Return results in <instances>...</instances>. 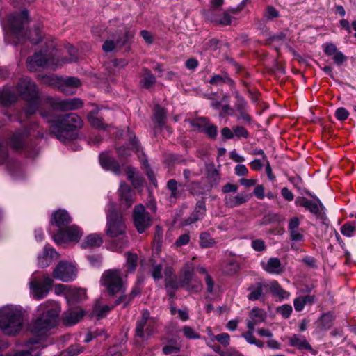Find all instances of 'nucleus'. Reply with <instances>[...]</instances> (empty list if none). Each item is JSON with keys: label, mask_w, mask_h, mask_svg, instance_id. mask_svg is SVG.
Wrapping results in <instances>:
<instances>
[{"label": "nucleus", "mask_w": 356, "mask_h": 356, "mask_svg": "<svg viewBox=\"0 0 356 356\" xmlns=\"http://www.w3.org/2000/svg\"><path fill=\"white\" fill-rule=\"evenodd\" d=\"M29 22L27 10L12 13L8 17V24L12 33L19 40L26 38L31 44H38L42 40V35L38 25L35 26L33 31L27 34L25 26Z\"/></svg>", "instance_id": "nucleus-3"}, {"label": "nucleus", "mask_w": 356, "mask_h": 356, "mask_svg": "<svg viewBox=\"0 0 356 356\" xmlns=\"http://www.w3.org/2000/svg\"><path fill=\"white\" fill-rule=\"evenodd\" d=\"M276 310L282 316V317L284 318H288L292 312V307L286 304L282 306L277 307Z\"/></svg>", "instance_id": "nucleus-58"}, {"label": "nucleus", "mask_w": 356, "mask_h": 356, "mask_svg": "<svg viewBox=\"0 0 356 356\" xmlns=\"http://www.w3.org/2000/svg\"><path fill=\"white\" fill-rule=\"evenodd\" d=\"M17 100V95L8 89H3L0 94V104L4 106H9Z\"/></svg>", "instance_id": "nucleus-36"}, {"label": "nucleus", "mask_w": 356, "mask_h": 356, "mask_svg": "<svg viewBox=\"0 0 356 356\" xmlns=\"http://www.w3.org/2000/svg\"><path fill=\"white\" fill-rule=\"evenodd\" d=\"M163 268V266L162 264H153L152 269L151 270V275L155 281L159 280L163 277V275H162Z\"/></svg>", "instance_id": "nucleus-51"}, {"label": "nucleus", "mask_w": 356, "mask_h": 356, "mask_svg": "<svg viewBox=\"0 0 356 356\" xmlns=\"http://www.w3.org/2000/svg\"><path fill=\"white\" fill-rule=\"evenodd\" d=\"M236 102L235 107L240 113V118L250 122V117L246 113L247 102L244 98L238 94V92H234Z\"/></svg>", "instance_id": "nucleus-29"}, {"label": "nucleus", "mask_w": 356, "mask_h": 356, "mask_svg": "<svg viewBox=\"0 0 356 356\" xmlns=\"http://www.w3.org/2000/svg\"><path fill=\"white\" fill-rule=\"evenodd\" d=\"M193 271L194 268L191 264H186L184 266L179 280L180 287L185 288L187 290L194 289V286H191L193 277Z\"/></svg>", "instance_id": "nucleus-22"}, {"label": "nucleus", "mask_w": 356, "mask_h": 356, "mask_svg": "<svg viewBox=\"0 0 356 356\" xmlns=\"http://www.w3.org/2000/svg\"><path fill=\"white\" fill-rule=\"evenodd\" d=\"M133 223L139 234L144 233L153 225V219L142 204L136 205L133 210Z\"/></svg>", "instance_id": "nucleus-9"}, {"label": "nucleus", "mask_w": 356, "mask_h": 356, "mask_svg": "<svg viewBox=\"0 0 356 356\" xmlns=\"http://www.w3.org/2000/svg\"><path fill=\"white\" fill-rule=\"evenodd\" d=\"M42 314L31 324V332L37 334H43L55 327L58 323L60 307L54 300H47L39 307Z\"/></svg>", "instance_id": "nucleus-2"}, {"label": "nucleus", "mask_w": 356, "mask_h": 356, "mask_svg": "<svg viewBox=\"0 0 356 356\" xmlns=\"http://www.w3.org/2000/svg\"><path fill=\"white\" fill-rule=\"evenodd\" d=\"M86 297V291L82 289H74L67 291L66 298L69 304L82 301Z\"/></svg>", "instance_id": "nucleus-32"}, {"label": "nucleus", "mask_w": 356, "mask_h": 356, "mask_svg": "<svg viewBox=\"0 0 356 356\" xmlns=\"http://www.w3.org/2000/svg\"><path fill=\"white\" fill-rule=\"evenodd\" d=\"M128 140L134 152L138 155V159L141 161L143 165L146 169V175L150 181L154 186H157V181L153 170L148 164L147 159L145 158V154L140 147V142L136 136L128 130Z\"/></svg>", "instance_id": "nucleus-11"}, {"label": "nucleus", "mask_w": 356, "mask_h": 356, "mask_svg": "<svg viewBox=\"0 0 356 356\" xmlns=\"http://www.w3.org/2000/svg\"><path fill=\"white\" fill-rule=\"evenodd\" d=\"M267 317L266 312L260 308L254 307L249 313V319L247 323H250L252 327L259 325L261 323L264 322Z\"/></svg>", "instance_id": "nucleus-27"}, {"label": "nucleus", "mask_w": 356, "mask_h": 356, "mask_svg": "<svg viewBox=\"0 0 356 356\" xmlns=\"http://www.w3.org/2000/svg\"><path fill=\"white\" fill-rule=\"evenodd\" d=\"M186 184L179 183L175 179H171L167 181L166 188L170 191V198H180L184 194V187Z\"/></svg>", "instance_id": "nucleus-25"}, {"label": "nucleus", "mask_w": 356, "mask_h": 356, "mask_svg": "<svg viewBox=\"0 0 356 356\" xmlns=\"http://www.w3.org/2000/svg\"><path fill=\"white\" fill-rule=\"evenodd\" d=\"M44 105L49 106L51 113L54 111H74L82 107L83 101L76 97L61 99L51 96H46L44 100Z\"/></svg>", "instance_id": "nucleus-8"}, {"label": "nucleus", "mask_w": 356, "mask_h": 356, "mask_svg": "<svg viewBox=\"0 0 356 356\" xmlns=\"http://www.w3.org/2000/svg\"><path fill=\"white\" fill-rule=\"evenodd\" d=\"M288 339L289 345L298 350H313L312 347L304 336L294 334L291 337H289Z\"/></svg>", "instance_id": "nucleus-26"}, {"label": "nucleus", "mask_w": 356, "mask_h": 356, "mask_svg": "<svg viewBox=\"0 0 356 356\" xmlns=\"http://www.w3.org/2000/svg\"><path fill=\"white\" fill-rule=\"evenodd\" d=\"M72 222V218L69 213L65 209H58L54 211L51 218V225L58 227L59 229H63Z\"/></svg>", "instance_id": "nucleus-17"}, {"label": "nucleus", "mask_w": 356, "mask_h": 356, "mask_svg": "<svg viewBox=\"0 0 356 356\" xmlns=\"http://www.w3.org/2000/svg\"><path fill=\"white\" fill-rule=\"evenodd\" d=\"M61 83L66 84L67 86H70L74 90L81 86V81L75 77H68L63 80Z\"/></svg>", "instance_id": "nucleus-61"}, {"label": "nucleus", "mask_w": 356, "mask_h": 356, "mask_svg": "<svg viewBox=\"0 0 356 356\" xmlns=\"http://www.w3.org/2000/svg\"><path fill=\"white\" fill-rule=\"evenodd\" d=\"M203 133H204L208 138L215 140L218 135V128L216 125L211 124L209 122Z\"/></svg>", "instance_id": "nucleus-54"}, {"label": "nucleus", "mask_w": 356, "mask_h": 356, "mask_svg": "<svg viewBox=\"0 0 356 356\" xmlns=\"http://www.w3.org/2000/svg\"><path fill=\"white\" fill-rule=\"evenodd\" d=\"M209 83L212 85H221L222 83H227L230 86L234 85V82L227 74L223 75H214L209 81Z\"/></svg>", "instance_id": "nucleus-42"}, {"label": "nucleus", "mask_w": 356, "mask_h": 356, "mask_svg": "<svg viewBox=\"0 0 356 356\" xmlns=\"http://www.w3.org/2000/svg\"><path fill=\"white\" fill-rule=\"evenodd\" d=\"M100 284L104 286L109 296H113L118 293H124L126 286L122 280V274L119 269L105 270L100 279Z\"/></svg>", "instance_id": "nucleus-7"}, {"label": "nucleus", "mask_w": 356, "mask_h": 356, "mask_svg": "<svg viewBox=\"0 0 356 356\" xmlns=\"http://www.w3.org/2000/svg\"><path fill=\"white\" fill-rule=\"evenodd\" d=\"M120 205L124 209L129 208L134 202L135 192L125 182L120 183L118 190Z\"/></svg>", "instance_id": "nucleus-15"}, {"label": "nucleus", "mask_w": 356, "mask_h": 356, "mask_svg": "<svg viewBox=\"0 0 356 356\" xmlns=\"http://www.w3.org/2000/svg\"><path fill=\"white\" fill-rule=\"evenodd\" d=\"M6 165L7 169L12 172L18 168L19 163L15 159L10 158L8 147L0 142V165Z\"/></svg>", "instance_id": "nucleus-21"}, {"label": "nucleus", "mask_w": 356, "mask_h": 356, "mask_svg": "<svg viewBox=\"0 0 356 356\" xmlns=\"http://www.w3.org/2000/svg\"><path fill=\"white\" fill-rule=\"evenodd\" d=\"M216 243L214 238L207 232H203L200 234V246L202 248H208L213 246Z\"/></svg>", "instance_id": "nucleus-43"}, {"label": "nucleus", "mask_w": 356, "mask_h": 356, "mask_svg": "<svg viewBox=\"0 0 356 356\" xmlns=\"http://www.w3.org/2000/svg\"><path fill=\"white\" fill-rule=\"evenodd\" d=\"M99 163L104 169L110 170L117 175L121 174L120 166L113 157L106 154H101L99 155Z\"/></svg>", "instance_id": "nucleus-20"}, {"label": "nucleus", "mask_w": 356, "mask_h": 356, "mask_svg": "<svg viewBox=\"0 0 356 356\" xmlns=\"http://www.w3.org/2000/svg\"><path fill=\"white\" fill-rule=\"evenodd\" d=\"M28 135L29 132L26 129L17 131L13 133L9 138L12 148L16 151L23 149L25 147L26 139Z\"/></svg>", "instance_id": "nucleus-18"}, {"label": "nucleus", "mask_w": 356, "mask_h": 356, "mask_svg": "<svg viewBox=\"0 0 356 356\" xmlns=\"http://www.w3.org/2000/svg\"><path fill=\"white\" fill-rule=\"evenodd\" d=\"M143 76L140 81V85L145 89H150L156 83V77L148 68L143 69Z\"/></svg>", "instance_id": "nucleus-33"}, {"label": "nucleus", "mask_w": 356, "mask_h": 356, "mask_svg": "<svg viewBox=\"0 0 356 356\" xmlns=\"http://www.w3.org/2000/svg\"><path fill=\"white\" fill-rule=\"evenodd\" d=\"M59 52L53 42L47 45L44 52H38L29 56L26 65L29 70L36 72L40 67H49L55 70L58 67Z\"/></svg>", "instance_id": "nucleus-4"}, {"label": "nucleus", "mask_w": 356, "mask_h": 356, "mask_svg": "<svg viewBox=\"0 0 356 356\" xmlns=\"http://www.w3.org/2000/svg\"><path fill=\"white\" fill-rule=\"evenodd\" d=\"M184 335L189 339H198L200 335L196 332L194 329L190 326H184L182 328Z\"/></svg>", "instance_id": "nucleus-50"}, {"label": "nucleus", "mask_w": 356, "mask_h": 356, "mask_svg": "<svg viewBox=\"0 0 356 356\" xmlns=\"http://www.w3.org/2000/svg\"><path fill=\"white\" fill-rule=\"evenodd\" d=\"M103 243L102 237L97 234H91L86 237L81 243L82 248L99 247Z\"/></svg>", "instance_id": "nucleus-31"}, {"label": "nucleus", "mask_w": 356, "mask_h": 356, "mask_svg": "<svg viewBox=\"0 0 356 356\" xmlns=\"http://www.w3.org/2000/svg\"><path fill=\"white\" fill-rule=\"evenodd\" d=\"M58 258V252L50 245H47L44 246L42 254L38 255V266L40 268H46L51 264L52 259Z\"/></svg>", "instance_id": "nucleus-19"}, {"label": "nucleus", "mask_w": 356, "mask_h": 356, "mask_svg": "<svg viewBox=\"0 0 356 356\" xmlns=\"http://www.w3.org/2000/svg\"><path fill=\"white\" fill-rule=\"evenodd\" d=\"M269 289L272 294L277 296L280 300H284L289 296V293L284 290L276 281L270 282Z\"/></svg>", "instance_id": "nucleus-40"}, {"label": "nucleus", "mask_w": 356, "mask_h": 356, "mask_svg": "<svg viewBox=\"0 0 356 356\" xmlns=\"http://www.w3.org/2000/svg\"><path fill=\"white\" fill-rule=\"evenodd\" d=\"M24 312L16 307L0 309V328L8 334L19 331L24 321Z\"/></svg>", "instance_id": "nucleus-5"}, {"label": "nucleus", "mask_w": 356, "mask_h": 356, "mask_svg": "<svg viewBox=\"0 0 356 356\" xmlns=\"http://www.w3.org/2000/svg\"><path fill=\"white\" fill-rule=\"evenodd\" d=\"M83 311L81 309H70L63 314V319L65 325H73L77 323L83 317Z\"/></svg>", "instance_id": "nucleus-24"}, {"label": "nucleus", "mask_w": 356, "mask_h": 356, "mask_svg": "<svg viewBox=\"0 0 356 356\" xmlns=\"http://www.w3.org/2000/svg\"><path fill=\"white\" fill-rule=\"evenodd\" d=\"M52 275L63 282H72L76 277V269L72 264L61 261L54 269Z\"/></svg>", "instance_id": "nucleus-13"}, {"label": "nucleus", "mask_w": 356, "mask_h": 356, "mask_svg": "<svg viewBox=\"0 0 356 356\" xmlns=\"http://www.w3.org/2000/svg\"><path fill=\"white\" fill-rule=\"evenodd\" d=\"M334 319V315L330 312L323 314L320 318L321 329L323 330L330 329L332 325Z\"/></svg>", "instance_id": "nucleus-46"}, {"label": "nucleus", "mask_w": 356, "mask_h": 356, "mask_svg": "<svg viewBox=\"0 0 356 356\" xmlns=\"http://www.w3.org/2000/svg\"><path fill=\"white\" fill-rule=\"evenodd\" d=\"M83 347L79 344L70 346L65 352L68 356H76L83 351Z\"/></svg>", "instance_id": "nucleus-60"}, {"label": "nucleus", "mask_w": 356, "mask_h": 356, "mask_svg": "<svg viewBox=\"0 0 356 356\" xmlns=\"http://www.w3.org/2000/svg\"><path fill=\"white\" fill-rule=\"evenodd\" d=\"M248 331L242 334V337L246 340L250 344H254L259 348H263L264 346V342L256 339L253 335L254 327H252V323H247Z\"/></svg>", "instance_id": "nucleus-34"}, {"label": "nucleus", "mask_w": 356, "mask_h": 356, "mask_svg": "<svg viewBox=\"0 0 356 356\" xmlns=\"http://www.w3.org/2000/svg\"><path fill=\"white\" fill-rule=\"evenodd\" d=\"M296 203L297 205L302 207L305 209L309 211L317 218H323L324 213H322V211L325 209V207L318 198H316V202H312L302 197L297 200Z\"/></svg>", "instance_id": "nucleus-16"}, {"label": "nucleus", "mask_w": 356, "mask_h": 356, "mask_svg": "<svg viewBox=\"0 0 356 356\" xmlns=\"http://www.w3.org/2000/svg\"><path fill=\"white\" fill-rule=\"evenodd\" d=\"M285 270L284 266L277 257L268 259V273L274 275H280Z\"/></svg>", "instance_id": "nucleus-35"}, {"label": "nucleus", "mask_w": 356, "mask_h": 356, "mask_svg": "<svg viewBox=\"0 0 356 356\" xmlns=\"http://www.w3.org/2000/svg\"><path fill=\"white\" fill-rule=\"evenodd\" d=\"M150 314L147 309L143 312L141 317L139 318L136 323L135 335L139 338H144L145 337V327L149 319Z\"/></svg>", "instance_id": "nucleus-28"}, {"label": "nucleus", "mask_w": 356, "mask_h": 356, "mask_svg": "<svg viewBox=\"0 0 356 356\" xmlns=\"http://www.w3.org/2000/svg\"><path fill=\"white\" fill-rule=\"evenodd\" d=\"M54 280L48 275L42 276V280L32 279L29 282L31 293L36 300L46 297L51 289Z\"/></svg>", "instance_id": "nucleus-10"}, {"label": "nucleus", "mask_w": 356, "mask_h": 356, "mask_svg": "<svg viewBox=\"0 0 356 356\" xmlns=\"http://www.w3.org/2000/svg\"><path fill=\"white\" fill-rule=\"evenodd\" d=\"M222 273L226 275H233L239 270V264L234 260L228 261L222 265Z\"/></svg>", "instance_id": "nucleus-41"}, {"label": "nucleus", "mask_w": 356, "mask_h": 356, "mask_svg": "<svg viewBox=\"0 0 356 356\" xmlns=\"http://www.w3.org/2000/svg\"><path fill=\"white\" fill-rule=\"evenodd\" d=\"M166 117V113L164 108L157 106L155 109L154 121L159 127H163L165 124V119Z\"/></svg>", "instance_id": "nucleus-48"}, {"label": "nucleus", "mask_w": 356, "mask_h": 356, "mask_svg": "<svg viewBox=\"0 0 356 356\" xmlns=\"http://www.w3.org/2000/svg\"><path fill=\"white\" fill-rule=\"evenodd\" d=\"M67 53L70 56L69 58H60L59 57V64L58 66H61L64 63H72L75 61L77 58V50L72 45L68 44L65 47Z\"/></svg>", "instance_id": "nucleus-44"}, {"label": "nucleus", "mask_w": 356, "mask_h": 356, "mask_svg": "<svg viewBox=\"0 0 356 356\" xmlns=\"http://www.w3.org/2000/svg\"><path fill=\"white\" fill-rule=\"evenodd\" d=\"M219 40L212 38L204 43L202 49L204 51H216L218 48Z\"/></svg>", "instance_id": "nucleus-55"}, {"label": "nucleus", "mask_w": 356, "mask_h": 356, "mask_svg": "<svg viewBox=\"0 0 356 356\" xmlns=\"http://www.w3.org/2000/svg\"><path fill=\"white\" fill-rule=\"evenodd\" d=\"M108 305L97 306L94 309V314L98 319L104 318L111 309Z\"/></svg>", "instance_id": "nucleus-52"}, {"label": "nucleus", "mask_w": 356, "mask_h": 356, "mask_svg": "<svg viewBox=\"0 0 356 356\" xmlns=\"http://www.w3.org/2000/svg\"><path fill=\"white\" fill-rule=\"evenodd\" d=\"M180 287L179 281H177V277L165 280V290L172 289L177 290Z\"/></svg>", "instance_id": "nucleus-57"}, {"label": "nucleus", "mask_w": 356, "mask_h": 356, "mask_svg": "<svg viewBox=\"0 0 356 356\" xmlns=\"http://www.w3.org/2000/svg\"><path fill=\"white\" fill-rule=\"evenodd\" d=\"M106 229L107 236L115 238L125 233L127 226L122 214L117 210L114 202L108 204L106 211Z\"/></svg>", "instance_id": "nucleus-6"}, {"label": "nucleus", "mask_w": 356, "mask_h": 356, "mask_svg": "<svg viewBox=\"0 0 356 356\" xmlns=\"http://www.w3.org/2000/svg\"><path fill=\"white\" fill-rule=\"evenodd\" d=\"M117 154L120 160H125L131 154V149L125 145L117 148Z\"/></svg>", "instance_id": "nucleus-53"}, {"label": "nucleus", "mask_w": 356, "mask_h": 356, "mask_svg": "<svg viewBox=\"0 0 356 356\" xmlns=\"http://www.w3.org/2000/svg\"><path fill=\"white\" fill-rule=\"evenodd\" d=\"M135 35V32L132 30H127L122 36H118L116 39V43L118 44V47L122 48L123 47L129 46L132 42V40Z\"/></svg>", "instance_id": "nucleus-37"}, {"label": "nucleus", "mask_w": 356, "mask_h": 356, "mask_svg": "<svg viewBox=\"0 0 356 356\" xmlns=\"http://www.w3.org/2000/svg\"><path fill=\"white\" fill-rule=\"evenodd\" d=\"M234 135L237 138H240L241 137L243 138H248V132L246 129H245L243 127L241 126H236L233 128Z\"/></svg>", "instance_id": "nucleus-63"}, {"label": "nucleus", "mask_w": 356, "mask_h": 356, "mask_svg": "<svg viewBox=\"0 0 356 356\" xmlns=\"http://www.w3.org/2000/svg\"><path fill=\"white\" fill-rule=\"evenodd\" d=\"M206 213V204L204 200L197 201L192 213L186 219V224H193L201 220Z\"/></svg>", "instance_id": "nucleus-23"}, {"label": "nucleus", "mask_w": 356, "mask_h": 356, "mask_svg": "<svg viewBox=\"0 0 356 356\" xmlns=\"http://www.w3.org/2000/svg\"><path fill=\"white\" fill-rule=\"evenodd\" d=\"M201 184L199 181H192L188 186V190L189 193L193 195H197L202 194V192L200 191Z\"/></svg>", "instance_id": "nucleus-59"}, {"label": "nucleus", "mask_w": 356, "mask_h": 356, "mask_svg": "<svg viewBox=\"0 0 356 356\" xmlns=\"http://www.w3.org/2000/svg\"><path fill=\"white\" fill-rule=\"evenodd\" d=\"M115 47H118L115 38L113 40H106L102 45L103 51L106 53L112 51Z\"/></svg>", "instance_id": "nucleus-62"}, {"label": "nucleus", "mask_w": 356, "mask_h": 356, "mask_svg": "<svg viewBox=\"0 0 356 356\" xmlns=\"http://www.w3.org/2000/svg\"><path fill=\"white\" fill-rule=\"evenodd\" d=\"M248 196L241 194L236 195H227L224 198L225 204L230 208L236 207L248 201Z\"/></svg>", "instance_id": "nucleus-30"}, {"label": "nucleus", "mask_w": 356, "mask_h": 356, "mask_svg": "<svg viewBox=\"0 0 356 356\" xmlns=\"http://www.w3.org/2000/svg\"><path fill=\"white\" fill-rule=\"evenodd\" d=\"M133 301L132 298H129V294H123L120 296L115 301L114 305H119L123 304V308H126Z\"/></svg>", "instance_id": "nucleus-56"}, {"label": "nucleus", "mask_w": 356, "mask_h": 356, "mask_svg": "<svg viewBox=\"0 0 356 356\" xmlns=\"http://www.w3.org/2000/svg\"><path fill=\"white\" fill-rule=\"evenodd\" d=\"M17 90L24 100H33L38 96L35 83L27 77L19 80L17 85Z\"/></svg>", "instance_id": "nucleus-14"}, {"label": "nucleus", "mask_w": 356, "mask_h": 356, "mask_svg": "<svg viewBox=\"0 0 356 356\" xmlns=\"http://www.w3.org/2000/svg\"><path fill=\"white\" fill-rule=\"evenodd\" d=\"M126 266L128 272H134L138 264V255L135 253L127 252Z\"/></svg>", "instance_id": "nucleus-47"}, {"label": "nucleus", "mask_w": 356, "mask_h": 356, "mask_svg": "<svg viewBox=\"0 0 356 356\" xmlns=\"http://www.w3.org/2000/svg\"><path fill=\"white\" fill-rule=\"evenodd\" d=\"M45 97L40 99L38 96L33 100H25L27 102L24 108L25 113L31 115L38 110L41 117L47 122L51 123L49 127L50 134L60 142L76 139L78 136L77 131L83 125L81 118L74 113L54 116L49 106L44 105Z\"/></svg>", "instance_id": "nucleus-1"}, {"label": "nucleus", "mask_w": 356, "mask_h": 356, "mask_svg": "<svg viewBox=\"0 0 356 356\" xmlns=\"http://www.w3.org/2000/svg\"><path fill=\"white\" fill-rule=\"evenodd\" d=\"M127 179L131 182L134 188L140 186L143 184V178L136 172V168L128 166L127 168Z\"/></svg>", "instance_id": "nucleus-39"}, {"label": "nucleus", "mask_w": 356, "mask_h": 356, "mask_svg": "<svg viewBox=\"0 0 356 356\" xmlns=\"http://www.w3.org/2000/svg\"><path fill=\"white\" fill-rule=\"evenodd\" d=\"M356 230V223H346L344 224L341 228V234L346 236L350 237L353 235L354 232Z\"/></svg>", "instance_id": "nucleus-49"}, {"label": "nucleus", "mask_w": 356, "mask_h": 356, "mask_svg": "<svg viewBox=\"0 0 356 356\" xmlns=\"http://www.w3.org/2000/svg\"><path fill=\"white\" fill-rule=\"evenodd\" d=\"M335 117L340 121L346 120L349 116V112L343 107L337 108L335 111Z\"/></svg>", "instance_id": "nucleus-64"}, {"label": "nucleus", "mask_w": 356, "mask_h": 356, "mask_svg": "<svg viewBox=\"0 0 356 356\" xmlns=\"http://www.w3.org/2000/svg\"><path fill=\"white\" fill-rule=\"evenodd\" d=\"M209 122L210 121L208 118L200 117L193 120L191 125L194 129L198 130L199 132L203 133Z\"/></svg>", "instance_id": "nucleus-45"}, {"label": "nucleus", "mask_w": 356, "mask_h": 356, "mask_svg": "<svg viewBox=\"0 0 356 356\" xmlns=\"http://www.w3.org/2000/svg\"><path fill=\"white\" fill-rule=\"evenodd\" d=\"M83 235L81 228L76 225L67 226L63 229H58L53 236V240L56 244L66 242H78Z\"/></svg>", "instance_id": "nucleus-12"}, {"label": "nucleus", "mask_w": 356, "mask_h": 356, "mask_svg": "<svg viewBox=\"0 0 356 356\" xmlns=\"http://www.w3.org/2000/svg\"><path fill=\"white\" fill-rule=\"evenodd\" d=\"M97 110L91 111L87 116L88 120L92 127L97 129H105L107 125L103 122L102 118L97 117Z\"/></svg>", "instance_id": "nucleus-38"}]
</instances>
